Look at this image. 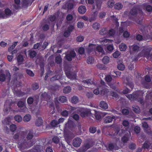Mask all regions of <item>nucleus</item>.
Wrapping results in <instances>:
<instances>
[{
	"label": "nucleus",
	"instance_id": "nucleus-35",
	"mask_svg": "<svg viewBox=\"0 0 152 152\" xmlns=\"http://www.w3.org/2000/svg\"><path fill=\"white\" fill-rule=\"evenodd\" d=\"M43 123V120L42 118H38L36 122V124L37 126H39L42 124Z\"/></svg>",
	"mask_w": 152,
	"mask_h": 152
},
{
	"label": "nucleus",
	"instance_id": "nucleus-43",
	"mask_svg": "<svg viewBox=\"0 0 152 152\" xmlns=\"http://www.w3.org/2000/svg\"><path fill=\"white\" fill-rule=\"evenodd\" d=\"M56 19V16L55 15H50L48 19L51 22H53Z\"/></svg>",
	"mask_w": 152,
	"mask_h": 152
},
{
	"label": "nucleus",
	"instance_id": "nucleus-59",
	"mask_svg": "<svg viewBox=\"0 0 152 152\" xmlns=\"http://www.w3.org/2000/svg\"><path fill=\"white\" fill-rule=\"evenodd\" d=\"M115 33V30L113 29H111L109 31L108 34L110 36H113Z\"/></svg>",
	"mask_w": 152,
	"mask_h": 152
},
{
	"label": "nucleus",
	"instance_id": "nucleus-18",
	"mask_svg": "<svg viewBox=\"0 0 152 152\" xmlns=\"http://www.w3.org/2000/svg\"><path fill=\"white\" fill-rule=\"evenodd\" d=\"M2 123L4 125L10 124L11 123V118L10 117H7L2 121Z\"/></svg>",
	"mask_w": 152,
	"mask_h": 152
},
{
	"label": "nucleus",
	"instance_id": "nucleus-2",
	"mask_svg": "<svg viewBox=\"0 0 152 152\" xmlns=\"http://www.w3.org/2000/svg\"><path fill=\"white\" fill-rule=\"evenodd\" d=\"M105 80L107 83L108 85L110 88L113 89H115L116 88L115 86L114 85V83L115 82L114 81L111 83V82L112 80H113L112 76L110 75H107L105 77Z\"/></svg>",
	"mask_w": 152,
	"mask_h": 152
},
{
	"label": "nucleus",
	"instance_id": "nucleus-40",
	"mask_svg": "<svg viewBox=\"0 0 152 152\" xmlns=\"http://www.w3.org/2000/svg\"><path fill=\"white\" fill-rule=\"evenodd\" d=\"M116 145V144H114L112 143H110L108 145V149L110 151H112L115 147Z\"/></svg>",
	"mask_w": 152,
	"mask_h": 152
},
{
	"label": "nucleus",
	"instance_id": "nucleus-11",
	"mask_svg": "<svg viewBox=\"0 0 152 152\" xmlns=\"http://www.w3.org/2000/svg\"><path fill=\"white\" fill-rule=\"evenodd\" d=\"M41 97L42 100L46 101L48 102L50 101V96L45 92L41 95Z\"/></svg>",
	"mask_w": 152,
	"mask_h": 152
},
{
	"label": "nucleus",
	"instance_id": "nucleus-29",
	"mask_svg": "<svg viewBox=\"0 0 152 152\" xmlns=\"http://www.w3.org/2000/svg\"><path fill=\"white\" fill-rule=\"evenodd\" d=\"M78 99L77 96H74L72 97L71 99V102L72 103L75 104L78 102Z\"/></svg>",
	"mask_w": 152,
	"mask_h": 152
},
{
	"label": "nucleus",
	"instance_id": "nucleus-4",
	"mask_svg": "<svg viewBox=\"0 0 152 152\" xmlns=\"http://www.w3.org/2000/svg\"><path fill=\"white\" fill-rule=\"evenodd\" d=\"M101 86H99V89L100 91L101 94L102 95H104L108 92V89L104 87L105 83L101 80L100 82Z\"/></svg>",
	"mask_w": 152,
	"mask_h": 152
},
{
	"label": "nucleus",
	"instance_id": "nucleus-28",
	"mask_svg": "<svg viewBox=\"0 0 152 152\" xmlns=\"http://www.w3.org/2000/svg\"><path fill=\"white\" fill-rule=\"evenodd\" d=\"M33 133L30 132L28 133L26 136V139L27 140H31L33 138Z\"/></svg>",
	"mask_w": 152,
	"mask_h": 152
},
{
	"label": "nucleus",
	"instance_id": "nucleus-47",
	"mask_svg": "<svg viewBox=\"0 0 152 152\" xmlns=\"http://www.w3.org/2000/svg\"><path fill=\"white\" fill-rule=\"evenodd\" d=\"M17 127L14 124H12L10 126V129L11 131L12 132H14L16 129Z\"/></svg>",
	"mask_w": 152,
	"mask_h": 152
},
{
	"label": "nucleus",
	"instance_id": "nucleus-24",
	"mask_svg": "<svg viewBox=\"0 0 152 152\" xmlns=\"http://www.w3.org/2000/svg\"><path fill=\"white\" fill-rule=\"evenodd\" d=\"M129 48L130 49H132L134 51H138L139 50V46L136 45H134L132 46H129Z\"/></svg>",
	"mask_w": 152,
	"mask_h": 152
},
{
	"label": "nucleus",
	"instance_id": "nucleus-16",
	"mask_svg": "<svg viewBox=\"0 0 152 152\" xmlns=\"http://www.w3.org/2000/svg\"><path fill=\"white\" fill-rule=\"evenodd\" d=\"M100 107L102 108L106 109L108 108V105L104 101H101L99 103Z\"/></svg>",
	"mask_w": 152,
	"mask_h": 152
},
{
	"label": "nucleus",
	"instance_id": "nucleus-38",
	"mask_svg": "<svg viewBox=\"0 0 152 152\" xmlns=\"http://www.w3.org/2000/svg\"><path fill=\"white\" fill-rule=\"evenodd\" d=\"M132 110L136 113H139L140 112V108L138 106H134L132 107Z\"/></svg>",
	"mask_w": 152,
	"mask_h": 152
},
{
	"label": "nucleus",
	"instance_id": "nucleus-54",
	"mask_svg": "<svg viewBox=\"0 0 152 152\" xmlns=\"http://www.w3.org/2000/svg\"><path fill=\"white\" fill-rule=\"evenodd\" d=\"M34 102L33 98L31 97H29L27 100V102L28 104H31L33 103Z\"/></svg>",
	"mask_w": 152,
	"mask_h": 152
},
{
	"label": "nucleus",
	"instance_id": "nucleus-44",
	"mask_svg": "<svg viewBox=\"0 0 152 152\" xmlns=\"http://www.w3.org/2000/svg\"><path fill=\"white\" fill-rule=\"evenodd\" d=\"M6 78V76L4 74L2 73L0 74V81L1 82H4Z\"/></svg>",
	"mask_w": 152,
	"mask_h": 152
},
{
	"label": "nucleus",
	"instance_id": "nucleus-39",
	"mask_svg": "<svg viewBox=\"0 0 152 152\" xmlns=\"http://www.w3.org/2000/svg\"><path fill=\"white\" fill-rule=\"evenodd\" d=\"M91 147L90 145L88 143L85 144L83 148V151L85 152Z\"/></svg>",
	"mask_w": 152,
	"mask_h": 152
},
{
	"label": "nucleus",
	"instance_id": "nucleus-21",
	"mask_svg": "<svg viewBox=\"0 0 152 152\" xmlns=\"http://www.w3.org/2000/svg\"><path fill=\"white\" fill-rule=\"evenodd\" d=\"M5 15L6 16V18L11 16L12 12L10 9L7 8L5 10Z\"/></svg>",
	"mask_w": 152,
	"mask_h": 152
},
{
	"label": "nucleus",
	"instance_id": "nucleus-41",
	"mask_svg": "<svg viewBox=\"0 0 152 152\" xmlns=\"http://www.w3.org/2000/svg\"><path fill=\"white\" fill-rule=\"evenodd\" d=\"M15 119L16 121L20 122L22 120V118L20 115H16L15 116Z\"/></svg>",
	"mask_w": 152,
	"mask_h": 152
},
{
	"label": "nucleus",
	"instance_id": "nucleus-23",
	"mask_svg": "<svg viewBox=\"0 0 152 152\" xmlns=\"http://www.w3.org/2000/svg\"><path fill=\"white\" fill-rule=\"evenodd\" d=\"M29 56L31 58H34L37 55L36 52L33 50L29 51Z\"/></svg>",
	"mask_w": 152,
	"mask_h": 152
},
{
	"label": "nucleus",
	"instance_id": "nucleus-5",
	"mask_svg": "<svg viewBox=\"0 0 152 152\" xmlns=\"http://www.w3.org/2000/svg\"><path fill=\"white\" fill-rule=\"evenodd\" d=\"M83 82L84 83V85L86 86V87H88V86L93 84L94 85H96V83L93 80H92L91 79H87L86 80H84L83 81Z\"/></svg>",
	"mask_w": 152,
	"mask_h": 152
},
{
	"label": "nucleus",
	"instance_id": "nucleus-25",
	"mask_svg": "<svg viewBox=\"0 0 152 152\" xmlns=\"http://www.w3.org/2000/svg\"><path fill=\"white\" fill-rule=\"evenodd\" d=\"M23 6H27L28 5L31 4V0H23Z\"/></svg>",
	"mask_w": 152,
	"mask_h": 152
},
{
	"label": "nucleus",
	"instance_id": "nucleus-36",
	"mask_svg": "<svg viewBox=\"0 0 152 152\" xmlns=\"http://www.w3.org/2000/svg\"><path fill=\"white\" fill-rule=\"evenodd\" d=\"M58 100L60 102L62 103L66 102L67 101L66 97L63 96L59 97Z\"/></svg>",
	"mask_w": 152,
	"mask_h": 152
},
{
	"label": "nucleus",
	"instance_id": "nucleus-8",
	"mask_svg": "<svg viewBox=\"0 0 152 152\" xmlns=\"http://www.w3.org/2000/svg\"><path fill=\"white\" fill-rule=\"evenodd\" d=\"M82 142L81 140L79 138H75L73 141V145L75 147H78Z\"/></svg>",
	"mask_w": 152,
	"mask_h": 152
},
{
	"label": "nucleus",
	"instance_id": "nucleus-34",
	"mask_svg": "<svg viewBox=\"0 0 152 152\" xmlns=\"http://www.w3.org/2000/svg\"><path fill=\"white\" fill-rule=\"evenodd\" d=\"M115 2L113 0H109L107 3V4L109 7H113L114 4Z\"/></svg>",
	"mask_w": 152,
	"mask_h": 152
},
{
	"label": "nucleus",
	"instance_id": "nucleus-19",
	"mask_svg": "<svg viewBox=\"0 0 152 152\" xmlns=\"http://www.w3.org/2000/svg\"><path fill=\"white\" fill-rule=\"evenodd\" d=\"M119 48L121 51H124L126 50L127 47L126 44L121 43L119 45Z\"/></svg>",
	"mask_w": 152,
	"mask_h": 152
},
{
	"label": "nucleus",
	"instance_id": "nucleus-31",
	"mask_svg": "<svg viewBox=\"0 0 152 152\" xmlns=\"http://www.w3.org/2000/svg\"><path fill=\"white\" fill-rule=\"evenodd\" d=\"M109 60L110 58L108 56H105L102 59V62L104 64H106L109 63Z\"/></svg>",
	"mask_w": 152,
	"mask_h": 152
},
{
	"label": "nucleus",
	"instance_id": "nucleus-64",
	"mask_svg": "<svg viewBox=\"0 0 152 152\" xmlns=\"http://www.w3.org/2000/svg\"><path fill=\"white\" fill-rule=\"evenodd\" d=\"M146 9L148 12H150L152 10V7L150 5H147L146 7Z\"/></svg>",
	"mask_w": 152,
	"mask_h": 152
},
{
	"label": "nucleus",
	"instance_id": "nucleus-20",
	"mask_svg": "<svg viewBox=\"0 0 152 152\" xmlns=\"http://www.w3.org/2000/svg\"><path fill=\"white\" fill-rule=\"evenodd\" d=\"M31 119V116L29 114H26L23 117V120L25 122H28Z\"/></svg>",
	"mask_w": 152,
	"mask_h": 152
},
{
	"label": "nucleus",
	"instance_id": "nucleus-13",
	"mask_svg": "<svg viewBox=\"0 0 152 152\" xmlns=\"http://www.w3.org/2000/svg\"><path fill=\"white\" fill-rule=\"evenodd\" d=\"M115 116H113L112 117L110 116H108L104 118V122L105 123H108L111 122L113 119L115 118Z\"/></svg>",
	"mask_w": 152,
	"mask_h": 152
},
{
	"label": "nucleus",
	"instance_id": "nucleus-32",
	"mask_svg": "<svg viewBox=\"0 0 152 152\" xmlns=\"http://www.w3.org/2000/svg\"><path fill=\"white\" fill-rule=\"evenodd\" d=\"M61 77V75H56L54 77H52L50 79V81H53L54 80H58L60 79Z\"/></svg>",
	"mask_w": 152,
	"mask_h": 152
},
{
	"label": "nucleus",
	"instance_id": "nucleus-17",
	"mask_svg": "<svg viewBox=\"0 0 152 152\" xmlns=\"http://www.w3.org/2000/svg\"><path fill=\"white\" fill-rule=\"evenodd\" d=\"M71 88L69 86H67L64 88L63 90V92L65 94H68L70 92Z\"/></svg>",
	"mask_w": 152,
	"mask_h": 152
},
{
	"label": "nucleus",
	"instance_id": "nucleus-53",
	"mask_svg": "<svg viewBox=\"0 0 152 152\" xmlns=\"http://www.w3.org/2000/svg\"><path fill=\"white\" fill-rule=\"evenodd\" d=\"M94 59L92 57H90L88 58L87 61L88 64H92L94 62Z\"/></svg>",
	"mask_w": 152,
	"mask_h": 152
},
{
	"label": "nucleus",
	"instance_id": "nucleus-22",
	"mask_svg": "<svg viewBox=\"0 0 152 152\" xmlns=\"http://www.w3.org/2000/svg\"><path fill=\"white\" fill-rule=\"evenodd\" d=\"M92 27L94 30H98L100 27V24L98 23L95 22L93 24Z\"/></svg>",
	"mask_w": 152,
	"mask_h": 152
},
{
	"label": "nucleus",
	"instance_id": "nucleus-48",
	"mask_svg": "<svg viewBox=\"0 0 152 152\" xmlns=\"http://www.w3.org/2000/svg\"><path fill=\"white\" fill-rule=\"evenodd\" d=\"M39 88V85L37 83H35L33 84L32 85V88L34 90H36L38 89Z\"/></svg>",
	"mask_w": 152,
	"mask_h": 152
},
{
	"label": "nucleus",
	"instance_id": "nucleus-1",
	"mask_svg": "<svg viewBox=\"0 0 152 152\" xmlns=\"http://www.w3.org/2000/svg\"><path fill=\"white\" fill-rule=\"evenodd\" d=\"M20 135V136L21 139L18 142V145L19 147L21 148L24 149L27 148V145L28 144V141L26 140H24L22 141V139H23L25 136L26 134L27 133L26 131H20L19 132Z\"/></svg>",
	"mask_w": 152,
	"mask_h": 152
},
{
	"label": "nucleus",
	"instance_id": "nucleus-63",
	"mask_svg": "<svg viewBox=\"0 0 152 152\" xmlns=\"http://www.w3.org/2000/svg\"><path fill=\"white\" fill-rule=\"evenodd\" d=\"M123 125L125 127H127L129 124V123L128 121L124 120L122 122Z\"/></svg>",
	"mask_w": 152,
	"mask_h": 152
},
{
	"label": "nucleus",
	"instance_id": "nucleus-9",
	"mask_svg": "<svg viewBox=\"0 0 152 152\" xmlns=\"http://www.w3.org/2000/svg\"><path fill=\"white\" fill-rule=\"evenodd\" d=\"M90 113L91 111L90 109H85L81 113L80 115L82 117H85L88 115Z\"/></svg>",
	"mask_w": 152,
	"mask_h": 152
},
{
	"label": "nucleus",
	"instance_id": "nucleus-62",
	"mask_svg": "<svg viewBox=\"0 0 152 152\" xmlns=\"http://www.w3.org/2000/svg\"><path fill=\"white\" fill-rule=\"evenodd\" d=\"M123 35L124 37L128 38L129 37L130 34L127 31H125L124 32Z\"/></svg>",
	"mask_w": 152,
	"mask_h": 152
},
{
	"label": "nucleus",
	"instance_id": "nucleus-51",
	"mask_svg": "<svg viewBox=\"0 0 152 152\" xmlns=\"http://www.w3.org/2000/svg\"><path fill=\"white\" fill-rule=\"evenodd\" d=\"M14 93L16 94V95L19 96H23L24 94L23 92L19 91H15Z\"/></svg>",
	"mask_w": 152,
	"mask_h": 152
},
{
	"label": "nucleus",
	"instance_id": "nucleus-55",
	"mask_svg": "<svg viewBox=\"0 0 152 152\" xmlns=\"http://www.w3.org/2000/svg\"><path fill=\"white\" fill-rule=\"evenodd\" d=\"M61 115L63 116L67 117L69 115V112L66 110H64L61 112Z\"/></svg>",
	"mask_w": 152,
	"mask_h": 152
},
{
	"label": "nucleus",
	"instance_id": "nucleus-10",
	"mask_svg": "<svg viewBox=\"0 0 152 152\" xmlns=\"http://www.w3.org/2000/svg\"><path fill=\"white\" fill-rule=\"evenodd\" d=\"M138 10H139L140 13L142 12L141 10H138V9L136 7H134L130 10L129 13V15L131 16V15L134 16L136 15L137 13Z\"/></svg>",
	"mask_w": 152,
	"mask_h": 152
},
{
	"label": "nucleus",
	"instance_id": "nucleus-50",
	"mask_svg": "<svg viewBox=\"0 0 152 152\" xmlns=\"http://www.w3.org/2000/svg\"><path fill=\"white\" fill-rule=\"evenodd\" d=\"M23 58L21 55H19L17 57V61L18 62H21L23 61Z\"/></svg>",
	"mask_w": 152,
	"mask_h": 152
},
{
	"label": "nucleus",
	"instance_id": "nucleus-7",
	"mask_svg": "<svg viewBox=\"0 0 152 152\" xmlns=\"http://www.w3.org/2000/svg\"><path fill=\"white\" fill-rule=\"evenodd\" d=\"M76 56V53L75 51H71L69 53L66 55V59L68 61H70L72 60V58H73Z\"/></svg>",
	"mask_w": 152,
	"mask_h": 152
},
{
	"label": "nucleus",
	"instance_id": "nucleus-61",
	"mask_svg": "<svg viewBox=\"0 0 152 152\" xmlns=\"http://www.w3.org/2000/svg\"><path fill=\"white\" fill-rule=\"evenodd\" d=\"M84 40V37L83 36H78L77 38V40L78 42H81Z\"/></svg>",
	"mask_w": 152,
	"mask_h": 152
},
{
	"label": "nucleus",
	"instance_id": "nucleus-52",
	"mask_svg": "<svg viewBox=\"0 0 152 152\" xmlns=\"http://www.w3.org/2000/svg\"><path fill=\"white\" fill-rule=\"evenodd\" d=\"M120 53L118 51L115 52L113 54V57L115 58H117L120 55Z\"/></svg>",
	"mask_w": 152,
	"mask_h": 152
},
{
	"label": "nucleus",
	"instance_id": "nucleus-15",
	"mask_svg": "<svg viewBox=\"0 0 152 152\" xmlns=\"http://www.w3.org/2000/svg\"><path fill=\"white\" fill-rule=\"evenodd\" d=\"M78 10L80 13L84 14L86 11V8L85 6L81 5L78 7Z\"/></svg>",
	"mask_w": 152,
	"mask_h": 152
},
{
	"label": "nucleus",
	"instance_id": "nucleus-12",
	"mask_svg": "<svg viewBox=\"0 0 152 152\" xmlns=\"http://www.w3.org/2000/svg\"><path fill=\"white\" fill-rule=\"evenodd\" d=\"M126 96L130 100H132L134 99H137L138 95L137 94H127L126 95Z\"/></svg>",
	"mask_w": 152,
	"mask_h": 152
},
{
	"label": "nucleus",
	"instance_id": "nucleus-27",
	"mask_svg": "<svg viewBox=\"0 0 152 152\" xmlns=\"http://www.w3.org/2000/svg\"><path fill=\"white\" fill-rule=\"evenodd\" d=\"M96 51L101 53L102 54H103L104 52L103 48L100 45H98L97 46H96Z\"/></svg>",
	"mask_w": 152,
	"mask_h": 152
},
{
	"label": "nucleus",
	"instance_id": "nucleus-14",
	"mask_svg": "<svg viewBox=\"0 0 152 152\" xmlns=\"http://www.w3.org/2000/svg\"><path fill=\"white\" fill-rule=\"evenodd\" d=\"M152 144L151 142L149 140L146 141L143 145L142 148L145 149H148Z\"/></svg>",
	"mask_w": 152,
	"mask_h": 152
},
{
	"label": "nucleus",
	"instance_id": "nucleus-46",
	"mask_svg": "<svg viewBox=\"0 0 152 152\" xmlns=\"http://www.w3.org/2000/svg\"><path fill=\"white\" fill-rule=\"evenodd\" d=\"M52 140L54 142L57 144L59 142L60 138L58 137L55 136L53 138Z\"/></svg>",
	"mask_w": 152,
	"mask_h": 152
},
{
	"label": "nucleus",
	"instance_id": "nucleus-33",
	"mask_svg": "<svg viewBox=\"0 0 152 152\" xmlns=\"http://www.w3.org/2000/svg\"><path fill=\"white\" fill-rule=\"evenodd\" d=\"M108 32L106 28H103L101 29L99 31V33L101 35H104L107 34Z\"/></svg>",
	"mask_w": 152,
	"mask_h": 152
},
{
	"label": "nucleus",
	"instance_id": "nucleus-3",
	"mask_svg": "<svg viewBox=\"0 0 152 152\" xmlns=\"http://www.w3.org/2000/svg\"><path fill=\"white\" fill-rule=\"evenodd\" d=\"M65 72L66 76L71 80H72L76 79V76L75 72L66 69H65Z\"/></svg>",
	"mask_w": 152,
	"mask_h": 152
},
{
	"label": "nucleus",
	"instance_id": "nucleus-6",
	"mask_svg": "<svg viewBox=\"0 0 152 152\" xmlns=\"http://www.w3.org/2000/svg\"><path fill=\"white\" fill-rule=\"evenodd\" d=\"M96 45L95 44H91L88 45V47L87 48V53L90 54L91 53L95 52L96 51Z\"/></svg>",
	"mask_w": 152,
	"mask_h": 152
},
{
	"label": "nucleus",
	"instance_id": "nucleus-37",
	"mask_svg": "<svg viewBox=\"0 0 152 152\" xmlns=\"http://www.w3.org/2000/svg\"><path fill=\"white\" fill-rule=\"evenodd\" d=\"M58 124V121L56 120H53L50 123L51 125L54 127H56Z\"/></svg>",
	"mask_w": 152,
	"mask_h": 152
},
{
	"label": "nucleus",
	"instance_id": "nucleus-26",
	"mask_svg": "<svg viewBox=\"0 0 152 152\" xmlns=\"http://www.w3.org/2000/svg\"><path fill=\"white\" fill-rule=\"evenodd\" d=\"M55 62L58 64H61L62 62V58L60 55L56 56L55 58Z\"/></svg>",
	"mask_w": 152,
	"mask_h": 152
},
{
	"label": "nucleus",
	"instance_id": "nucleus-60",
	"mask_svg": "<svg viewBox=\"0 0 152 152\" xmlns=\"http://www.w3.org/2000/svg\"><path fill=\"white\" fill-rule=\"evenodd\" d=\"M26 72L27 74L31 76H33L34 75V73L31 70L29 69H27L26 70Z\"/></svg>",
	"mask_w": 152,
	"mask_h": 152
},
{
	"label": "nucleus",
	"instance_id": "nucleus-57",
	"mask_svg": "<svg viewBox=\"0 0 152 152\" xmlns=\"http://www.w3.org/2000/svg\"><path fill=\"white\" fill-rule=\"evenodd\" d=\"M96 129L94 127H91L89 129V131L92 133H94L96 131Z\"/></svg>",
	"mask_w": 152,
	"mask_h": 152
},
{
	"label": "nucleus",
	"instance_id": "nucleus-56",
	"mask_svg": "<svg viewBox=\"0 0 152 152\" xmlns=\"http://www.w3.org/2000/svg\"><path fill=\"white\" fill-rule=\"evenodd\" d=\"M134 130L136 134H138L140 132V128L139 126H137L134 128Z\"/></svg>",
	"mask_w": 152,
	"mask_h": 152
},
{
	"label": "nucleus",
	"instance_id": "nucleus-58",
	"mask_svg": "<svg viewBox=\"0 0 152 152\" xmlns=\"http://www.w3.org/2000/svg\"><path fill=\"white\" fill-rule=\"evenodd\" d=\"M106 13L104 12H101L99 14V17L101 18H104L105 16Z\"/></svg>",
	"mask_w": 152,
	"mask_h": 152
},
{
	"label": "nucleus",
	"instance_id": "nucleus-30",
	"mask_svg": "<svg viewBox=\"0 0 152 152\" xmlns=\"http://www.w3.org/2000/svg\"><path fill=\"white\" fill-rule=\"evenodd\" d=\"M123 7V5L122 4L118 3H116L114 6L115 8L117 10H120Z\"/></svg>",
	"mask_w": 152,
	"mask_h": 152
},
{
	"label": "nucleus",
	"instance_id": "nucleus-49",
	"mask_svg": "<svg viewBox=\"0 0 152 152\" xmlns=\"http://www.w3.org/2000/svg\"><path fill=\"white\" fill-rule=\"evenodd\" d=\"M18 42H15L14 44L11 46H10V47L9 48L8 51H10L13 50V49L15 47Z\"/></svg>",
	"mask_w": 152,
	"mask_h": 152
},
{
	"label": "nucleus",
	"instance_id": "nucleus-42",
	"mask_svg": "<svg viewBox=\"0 0 152 152\" xmlns=\"http://www.w3.org/2000/svg\"><path fill=\"white\" fill-rule=\"evenodd\" d=\"M117 68L118 69L122 71L124 70L125 66L124 64L121 63L118 64L117 65Z\"/></svg>",
	"mask_w": 152,
	"mask_h": 152
},
{
	"label": "nucleus",
	"instance_id": "nucleus-45",
	"mask_svg": "<svg viewBox=\"0 0 152 152\" xmlns=\"http://www.w3.org/2000/svg\"><path fill=\"white\" fill-rule=\"evenodd\" d=\"M98 13V12L97 11H96L94 13V17L91 18L89 20L90 22H91L92 21L96 19V17L97 16Z\"/></svg>",
	"mask_w": 152,
	"mask_h": 152
}]
</instances>
